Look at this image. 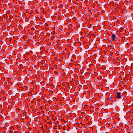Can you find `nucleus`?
Instances as JSON below:
<instances>
[{
    "label": "nucleus",
    "mask_w": 133,
    "mask_h": 133,
    "mask_svg": "<svg viewBox=\"0 0 133 133\" xmlns=\"http://www.w3.org/2000/svg\"><path fill=\"white\" fill-rule=\"evenodd\" d=\"M59 41H60L59 40H57V41L58 43V42Z\"/></svg>",
    "instance_id": "nucleus-4"
},
{
    "label": "nucleus",
    "mask_w": 133,
    "mask_h": 133,
    "mask_svg": "<svg viewBox=\"0 0 133 133\" xmlns=\"http://www.w3.org/2000/svg\"><path fill=\"white\" fill-rule=\"evenodd\" d=\"M116 36L114 34H112L111 36V39L112 41H116V40H115V38H116Z\"/></svg>",
    "instance_id": "nucleus-2"
},
{
    "label": "nucleus",
    "mask_w": 133,
    "mask_h": 133,
    "mask_svg": "<svg viewBox=\"0 0 133 133\" xmlns=\"http://www.w3.org/2000/svg\"><path fill=\"white\" fill-rule=\"evenodd\" d=\"M108 99H109L110 101H111L112 102H113V100H112V98L111 96H109L108 97Z\"/></svg>",
    "instance_id": "nucleus-3"
},
{
    "label": "nucleus",
    "mask_w": 133,
    "mask_h": 133,
    "mask_svg": "<svg viewBox=\"0 0 133 133\" xmlns=\"http://www.w3.org/2000/svg\"><path fill=\"white\" fill-rule=\"evenodd\" d=\"M115 95L116 97L115 98H114V99L116 98L120 99L122 95V94H121L120 92H118Z\"/></svg>",
    "instance_id": "nucleus-1"
},
{
    "label": "nucleus",
    "mask_w": 133,
    "mask_h": 133,
    "mask_svg": "<svg viewBox=\"0 0 133 133\" xmlns=\"http://www.w3.org/2000/svg\"><path fill=\"white\" fill-rule=\"evenodd\" d=\"M34 37H35V36H34L33 38H34Z\"/></svg>",
    "instance_id": "nucleus-5"
}]
</instances>
